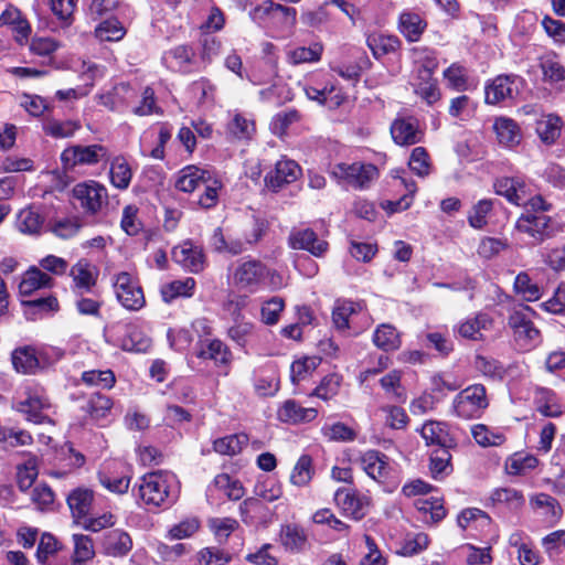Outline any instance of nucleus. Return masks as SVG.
<instances>
[{
  "instance_id": "nucleus-1",
  "label": "nucleus",
  "mask_w": 565,
  "mask_h": 565,
  "mask_svg": "<svg viewBox=\"0 0 565 565\" xmlns=\"http://www.w3.org/2000/svg\"><path fill=\"white\" fill-rule=\"evenodd\" d=\"M177 478L168 471H153L142 476L137 484L138 497L149 508L169 507L178 498Z\"/></svg>"
},
{
  "instance_id": "nucleus-2",
  "label": "nucleus",
  "mask_w": 565,
  "mask_h": 565,
  "mask_svg": "<svg viewBox=\"0 0 565 565\" xmlns=\"http://www.w3.org/2000/svg\"><path fill=\"white\" fill-rule=\"evenodd\" d=\"M299 86L310 100H315L329 109L340 107L347 98L335 81L323 72L308 75L303 81L299 82Z\"/></svg>"
},
{
  "instance_id": "nucleus-3",
  "label": "nucleus",
  "mask_w": 565,
  "mask_h": 565,
  "mask_svg": "<svg viewBox=\"0 0 565 565\" xmlns=\"http://www.w3.org/2000/svg\"><path fill=\"white\" fill-rule=\"evenodd\" d=\"M329 173L340 185L365 190L379 178V170L372 163L340 162L330 167Z\"/></svg>"
},
{
  "instance_id": "nucleus-4",
  "label": "nucleus",
  "mask_w": 565,
  "mask_h": 565,
  "mask_svg": "<svg viewBox=\"0 0 565 565\" xmlns=\"http://www.w3.org/2000/svg\"><path fill=\"white\" fill-rule=\"evenodd\" d=\"M14 409L25 415L29 422L35 424L52 423L44 411L51 407L50 399L44 387L39 384H26L19 397H17Z\"/></svg>"
},
{
  "instance_id": "nucleus-5",
  "label": "nucleus",
  "mask_w": 565,
  "mask_h": 565,
  "mask_svg": "<svg viewBox=\"0 0 565 565\" xmlns=\"http://www.w3.org/2000/svg\"><path fill=\"white\" fill-rule=\"evenodd\" d=\"M489 406L487 390L482 384H472L461 390L452 401L454 414L462 419L480 418Z\"/></svg>"
},
{
  "instance_id": "nucleus-6",
  "label": "nucleus",
  "mask_w": 565,
  "mask_h": 565,
  "mask_svg": "<svg viewBox=\"0 0 565 565\" xmlns=\"http://www.w3.org/2000/svg\"><path fill=\"white\" fill-rule=\"evenodd\" d=\"M267 266L258 259L250 257L237 260L233 267L231 279L238 290L256 292L264 289Z\"/></svg>"
},
{
  "instance_id": "nucleus-7",
  "label": "nucleus",
  "mask_w": 565,
  "mask_h": 565,
  "mask_svg": "<svg viewBox=\"0 0 565 565\" xmlns=\"http://www.w3.org/2000/svg\"><path fill=\"white\" fill-rule=\"evenodd\" d=\"M111 285L119 303L129 311H139L146 305L143 290L136 277L128 271L114 274Z\"/></svg>"
},
{
  "instance_id": "nucleus-8",
  "label": "nucleus",
  "mask_w": 565,
  "mask_h": 565,
  "mask_svg": "<svg viewBox=\"0 0 565 565\" xmlns=\"http://www.w3.org/2000/svg\"><path fill=\"white\" fill-rule=\"evenodd\" d=\"M533 310L529 306L514 309L508 319L515 342L520 348L530 350L541 342V333L531 320Z\"/></svg>"
},
{
  "instance_id": "nucleus-9",
  "label": "nucleus",
  "mask_w": 565,
  "mask_h": 565,
  "mask_svg": "<svg viewBox=\"0 0 565 565\" xmlns=\"http://www.w3.org/2000/svg\"><path fill=\"white\" fill-rule=\"evenodd\" d=\"M109 160L108 149L100 143L72 145L61 153V161L66 170L76 166H94Z\"/></svg>"
},
{
  "instance_id": "nucleus-10",
  "label": "nucleus",
  "mask_w": 565,
  "mask_h": 565,
  "mask_svg": "<svg viewBox=\"0 0 565 565\" xmlns=\"http://www.w3.org/2000/svg\"><path fill=\"white\" fill-rule=\"evenodd\" d=\"M72 195L81 209L89 215L97 214L108 199L107 189L94 180L77 183L72 190Z\"/></svg>"
},
{
  "instance_id": "nucleus-11",
  "label": "nucleus",
  "mask_w": 565,
  "mask_h": 565,
  "mask_svg": "<svg viewBox=\"0 0 565 565\" xmlns=\"http://www.w3.org/2000/svg\"><path fill=\"white\" fill-rule=\"evenodd\" d=\"M524 81L514 74L498 75L484 87L486 103L497 105L505 100H513L520 93Z\"/></svg>"
},
{
  "instance_id": "nucleus-12",
  "label": "nucleus",
  "mask_w": 565,
  "mask_h": 565,
  "mask_svg": "<svg viewBox=\"0 0 565 565\" xmlns=\"http://www.w3.org/2000/svg\"><path fill=\"white\" fill-rule=\"evenodd\" d=\"M109 332L114 343L125 351L145 352L151 345V339L134 323L114 324Z\"/></svg>"
},
{
  "instance_id": "nucleus-13",
  "label": "nucleus",
  "mask_w": 565,
  "mask_h": 565,
  "mask_svg": "<svg viewBox=\"0 0 565 565\" xmlns=\"http://www.w3.org/2000/svg\"><path fill=\"white\" fill-rule=\"evenodd\" d=\"M333 501L344 516L354 521L362 520L366 515L370 505V500L366 495L360 493L354 488L347 487L337 489Z\"/></svg>"
},
{
  "instance_id": "nucleus-14",
  "label": "nucleus",
  "mask_w": 565,
  "mask_h": 565,
  "mask_svg": "<svg viewBox=\"0 0 565 565\" xmlns=\"http://www.w3.org/2000/svg\"><path fill=\"white\" fill-rule=\"evenodd\" d=\"M493 318L483 311L469 316L454 326V334L466 340L483 341V332L493 328Z\"/></svg>"
},
{
  "instance_id": "nucleus-15",
  "label": "nucleus",
  "mask_w": 565,
  "mask_h": 565,
  "mask_svg": "<svg viewBox=\"0 0 565 565\" xmlns=\"http://www.w3.org/2000/svg\"><path fill=\"white\" fill-rule=\"evenodd\" d=\"M98 480L108 491L116 494H124L129 489L131 475L124 463L110 462L98 471Z\"/></svg>"
},
{
  "instance_id": "nucleus-16",
  "label": "nucleus",
  "mask_w": 565,
  "mask_h": 565,
  "mask_svg": "<svg viewBox=\"0 0 565 565\" xmlns=\"http://www.w3.org/2000/svg\"><path fill=\"white\" fill-rule=\"evenodd\" d=\"M195 355L203 361H212L217 367L228 366L232 362L230 348L220 339H200L195 344Z\"/></svg>"
},
{
  "instance_id": "nucleus-17",
  "label": "nucleus",
  "mask_w": 565,
  "mask_h": 565,
  "mask_svg": "<svg viewBox=\"0 0 565 565\" xmlns=\"http://www.w3.org/2000/svg\"><path fill=\"white\" fill-rule=\"evenodd\" d=\"M172 259L183 269L199 274L205 267V255L203 248L185 241L172 249Z\"/></svg>"
},
{
  "instance_id": "nucleus-18",
  "label": "nucleus",
  "mask_w": 565,
  "mask_h": 565,
  "mask_svg": "<svg viewBox=\"0 0 565 565\" xmlns=\"http://www.w3.org/2000/svg\"><path fill=\"white\" fill-rule=\"evenodd\" d=\"M551 217L542 213L525 211L515 223V228L526 234L534 242H543L550 234Z\"/></svg>"
},
{
  "instance_id": "nucleus-19",
  "label": "nucleus",
  "mask_w": 565,
  "mask_h": 565,
  "mask_svg": "<svg viewBox=\"0 0 565 565\" xmlns=\"http://www.w3.org/2000/svg\"><path fill=\"white\" fill-rule=\"evenodd\" d=\"M289 246L292 249L309 252L315 257H323L329 250L327 241L318 237L311 228H295L289 235Z\"/></svg>"
},
{
  "instance_id": "nucleus-20",
  "label": "nucleus",
  "mask_w": 565,
  "mask_h": 565,
  "mask_svg": "<svg viewBox=\"0 0 565 565\" xmlns=\"http://www.w3.org/2000/svg\"><path fill=\"white\" fill-rule=\"evenodd\" d=\"M242 521L249 526H267L273 522L274 511L257 498H247L239 504Z\"/></svg>"
},
{
  "instance_id": "nucleus-21",
  "label": "nucleus",
  "mask_w": 565,
  "mask_h": 565,
  "mask_svg": "<svg viewBox=\"0 0 565 565\" xmlns=\"http://www.w3.org/2000/svg\"><path fill=\"white\" fill-rule=\"evenodd\" d=\"M391 135L396 145L411 146L420 142L424 132L416 118L399 117L392 122Z\"/></svg>"
},
{
  "instance_id": "nucleus-22",
  "label": "nucleus",
  "mask_w": 565,
  "mask_h": 565,
  "mask_svg": "<svg viewBox=\"0 0 565 565\" xmlns=\"http://www.w3.org/2000/svg\"><path fill=\"white\" fill-rule=\"evenodd\" d=\"M301 174L299 164L290 159L279 160L275 164V169L265 177L266 186L273 191H277L285 184L296 181Z\"/></svg>"
},
{
  "instance_id": "nucleus-23",
  "label": "nucleus",
  "mask_w": 565,
  "mask_h": 565,
  "mask_svg": "<svg viewBox=\"0 0 565 565\" xmlns=\"http://www.w3.org/2000/svg\"><path fill=\"white\" fill-rule=\"evenodd\" d=\"M318 411L313 407H302L294 399L285 401L277 409V418L289 425L306 424L315 420Z\"/></svg>"
},
{
  "instance_id": "nucleus-24",
  "label": "nucleus",
  "mask_w": 565,
  "mask_h": 565,
  "mask_svg": "<svg viewBox=\"0 0 565 565\" xmlns=\"http://www.w3.org/2000/svg\"><path fill=\"white\" fill-rule=\"evenodd\" d=\"M359 465L370 478L377 482H383L391 469L387 456L377 450H367L362 454Z\"/></svg>"
},
{
  "instance_id": "nucleus-25",
  "label": "nucleus",
  "mask_w": 565,
  "mask_h": 565,
  "mask_svg": "<svg viewBox=\"0 0 565 565\" xmlns=\"http://www.w3.org/2000/svg\"><path fill=\"white\" fill-rule=\"evenodd\" d=\"M137 98V90L127 83H120L99 95V104L110 110L121 111Z\"/></svg>"
},
{
  "instance_id": "nucleus-26",
  "label": "nucleus",
  "mask_w": 565,
  "mask_h": 565,
  "mask_svg": "<svg viewBox=\"0 0 565 565\" xmlns=\"http://www.w3.org/2000/svg\"><path fill=\"white\" fill-rule=\"evenodd\" d=\"M419 434L427 446L437 448L452 447L455 439L449 433L448 425L444 422L427 420L419 429Z\"/></svg>"
},
{
  "instance_id": "nucleus-27",
  "label": "nucleus",
  "mask_w": 565,
  "mask_h": 565,
  "mask_svg": "<svg viewBox=\"0 0 565 565\" xmlns=\"http://www.w3.org/2000/svg\"><path fill=\"white\" fill-rule=\"evenodd\" d=\"M494 190L497 194L504 196L515 205L524 204L527 196V185L520 177L498 179L494 183Z\"/></svg>"
},
{
  "instance_id": "nucleus-28",
  "label": "nucleus",
  "mask_w": 565,
  "mask_h": 565,
  "mask_svg": "<svg viewBox=\"0 0 565 565\" xmlns=\"http://www.w3.org/2000/svg\"><path fill=\"white\" fill-rule=\"evenodd\" d=\"M279 542L281 546L291 553L305 551L308 543L306 530L296 523H287L280 526Z\"/></svg>"
},
{
  "instance_id": "nucleus-29",
  "label": "nucleus",
  "mask_w": 565,
  "mask_h": 565,
  "mask_svg": "<svg viewBox=\"0 0 565 565\" xmlns=\"http://www.w3.org/2000/svg\"><path fill=\"white\" fill-rule=\"evenodd\" d=\"M360 309V305L353 301H337L332 310V321L334 327L342 332L352 330L353 334L359 333V331L354 329L352 324L353 319L359 313Z\"/></svg>"
},
{
  "instance_id": "nucleus-30",
  "label": "nucleus",
  "mask_w": 565,
  "mask_h": 565,
  "mask_svg": "<svg viewBox=\"0 0 565 565\" xmlns=\"http://www.w3.org/2000/svg\"><path fill=\"white\" fill-rule=\"evenodd\" d=\"M103 546L107 555L121 557L131 551L132 540L127 532L115 529L105 533Z\"/></svg>"
},
{
  "instance_id": "nucleus-31",
  "label": "nucleus",
  "mask_w": 565,
  "mask_h": 565,
  "mask_svg": "<svg viewBox=\"0 0 565 565\" xmlns=\"http://www.w3.org/2000/svg\"><path fill=\"white\" fill-rule=\"evenodd\" d=\"M530 503L532 508L550 524L558 522L563 514V510L558 501L547 493L535 494L531 498Z\"/></svg>"
},
{
  "instance_id": "nucleus-32",
  "label": "nucleus",
  "mask_w": 565,
  "mask_h": 565,
  "mask_svg": "<svg viewBox=\"0 0 565 565\" xmlns=\"http://www.w3.org/2000/svg\"><path fill=\"white\" fill-rule=\"evenodd\" d=\"M194 52L186 45H179L163 54L166 65L178 72L189 73L192 71Z\"/></svg>"
},
{
  "instance_id": "nucleus-33",
  "label": "nucleus",
  "mask_w": 565,
  "mask_h": 565,
  "mask_svg": "<svg viewBox=\"0 0 565 565\" xmlns=\"http://www.w3.org/2000/svg\"><path fill=\"white\" fill-rule=\"evenodd\" d=\"M186 93L198 107L211 106L215 100L216 87L210 79L201 77L188 86Z\"/></svg>"
},
{
  "instance_id": "nucleus-34",
  "label": "nucleus",
  "mask_w": 565,
  "mask_h": 565,
  "mask_svg": "<svg viewBox=\"0 0 565 565\" xmlns=\"http://www.w3.org/2000/svg\"><path fill=\"white\" fill-rule=\"evenodd\" d=\"M211 172L195 166L184 167L175 182V188L182 192L191 193L202 186Z\"/></svg>"
},
{
  "instance_id": "nucleus-35",
  "label": "nucleus",
  "mask_w": 565,
  "mask_h": 565,
  "mask_svg": "<svg viewBox=\"0 0 565 565\" xmlns=\"http://www.w3.org/2000/svg\"><path fill=\"white\" fill-rule=\"evenodd\" d=\"M195 285L196 282L192 277L163 284L160 287L162 300L166 303H171L179 297L190 298L194 294Z\"/></svg>"
},
{
  "instance_id": "nucleus-36",
  "label": "nucleus",
  "mask_w": 565,
  "mask_h": 565,
  "mask_svg": "<svg viewBox=\"0 0 565 565\" xmlns=\"http://www.w3.org/2000/svg\"><path fill=\"white\" fill-rule=\"evenodd\" d=\"M14 369L23 374H32L40 367V358L35 348L22 347L12 352Z\"/></svg>"
},
{
  "instance_id": "nucleus-37",
  "label": "nucleus",
  "mask_w": 565,
  "mask_h": 565,
  "mask_svg": "<svg viewBox=\"0 0 565 565\" xmlns=\"http://www.w3.org/2000/svg\"><path fill=\"white\" fill-rule=\"evenodd\" d=\"M498 141L509 148L520 143L521 131L518 124L510 118H497L493 125Z\"/></svg>"
},
{
  "instance_id": "nucleus-38",
  "label": "nucleus",
  "mask_w": 565,
  "mask_h": 565,
  "mask_svg": "<svg viewBox=\"0 0 565 565\" xmlns=\"http://www.w3.org/2000/svg\"><path fill=\"white\" fill-rule=\"evenodd\" d=\"M52 281L47 274L33 266L23 274L19 284V291L23 296H29L38 289L50 287Z\"/></svg>"
},
{
  "instance_id": "nucleus-39",
  "label": "nucleus",
  "mask_w": 565,
  "mask_h": 565,
  "mask_svg": "<svg viewBox=\"0 0 565 565\" xmlns=\"http://www.w3.org/2000/svg\"><path fill=\"white\" fill-rule=\"evenodd\" d=\"M373 342L385 352L395 351L402 344L399 332L390 323H382L376 328L373 333Z\"/></svg>"
},
{
  "instance_id": "nucleus-40",
  "label": "nucleus",
  "mask_w": 565,
  "mask_h": 565,
  "mask_svg": "<svg viewBox=\"0 0 565 565\" xmlns=\"http://www.w3.org/2000/svg\"><path fill=\"white\" fill-rule=\"evenodd\" d=\"M489 500L492 505H504L510 510H519L525 502L523 493L511 487L494 489Z\"/></svg>"
},
{
  "instance_id": "nucleus-41",
  "label": "nucleus",
  "mask_w": 565,
  "mask_h": 565,
  "mask_svg": "<svg viewBox=\"0 0 565 565\" xmlns=\"http://www.w3.org/2000/svg\"><path fill=\"white\" fill-rule=\"evenodd\" d=\"M534 401L537 411L546 417H557L563 413L556 394L550 388L537 387Z\"/></svg>"
},
{
  "instance_id": "nucleus-42",
  "label": "nucleus",
  "mask_w": 565,
  "mask_h": 565,
  "mask_svg": "<svg viewBox=\"0 0 565 565\" xmlns=\"http://www.w3.org/2000/svg\"><path fill=\"white\" fill-rule=\"evenodd\" d=\"M271 18L269 28L277 29L280 32H290L296 24L297 11L295 8L285 7L278 3L270 4Z\"/></svg>"
},
{
  "instance_id": "nucleus-43",
  "label": "nucleus",
  "mask_w": 565,
  "mask_h": 565,
  "mask_svg": "<svg viewBox=\"0 0 565 565\" xmlns=\"http://www.w3.org/2000/svg\"><path fill=\"white\" fill-rule=\"evenodd\" d=\"M562 120L558 116L550 114L536 121V132L542 142L553 145L561 136Z\"/></svg>"
},
{
  "instance_id": "nucleus-44",
  "label": "nucleus",
  "mask_w": 565,
  "mask_h": 565,
  "mask_svg": "<svg viewBox=\"0 0 565 565\" xmlns=\"http://www.w3.org/2000/svg\"><path fill=\"white\" fill-rule=\"evenodd\" d=\"M77 289L89 290L96 284V270L86 259L78 260L70 271Z\"/></svg>"
},
{
  "instance_id": "nucleus-45",
  "label": "nucleus",
  "mask_w": 565,
  "mask_h": 565,
  "mask_svg": "<svg viewBox=\"0 0 565 565\" xmlns=\"http://www.w3.org/2000/svg\"><path fill=\"white\" fill-rule=\"evenodd\" d=\"M22 305L24 306V313L29 320L42 318L58 309L57 299L53 296L23 301Z\"/></svg>"
},
{
  "instance_id": "nucleus-46",
  "label": "nucleus",
  "mask_w": 565,
  "mask_h": 565,
  "mask_svg": "<svg viewBox=\"0 0 565 565\" xmlns=\"http://www.w3.org/2000/svg\"><path fill=\"white\" fill-rule=\"evenodd\" d=\"M233 321V326L227 330V335L238 347L245 348L254 337L256 327L253 322L244 320L243 315L239 313H237Z\"/></svg>"
},
{
  "instance_id": "nucleus-47",
  "label": "nucleus",
  "mask_w": 565,
  "mask_h": 565,
  "mask_svg": "<svg viewBox=\"0 0 565 565\" xmlns=\"http://www.w3.org/2000/svg\"><path fill=\"white\" fill-rule=\"evenodd\" d=\"M93 502V491L85 488L73 490L67 497V504L74 518H83L88 514Z\"/></svg>"
},
{
  "instance_id": "nucleus-48",
  "label": "nucleus",
  "mask_w": 565,
  "mask_h": 565,
  "mask_svg": "<svg viewBox=\"0 0 565 565\" xmlns=\"http://www.w3.org/2000/svg\"><path fill=\"white\" fill-rule=\"evenodd\" d=\"M322 52L323 46L318 42L310 46H298L287 52V62L291 65L316 63L321 60Z\"/></svg>"
},
{
  "instance_id": "nucleus-49",
  "label": "nucleus",
  "mask_w": 565,
  "mask_h": 565,
  "mask_svg": "<svg viewBox=\"0 0 565 565\" xmlns=\"http://www.w3.org/2000/svg\"><path fill=\"white\" fill-rule=\"evenodd\" d=\"M415 507L425 523L436 524L446 516V510L439 499H418Z\"/></svg>"
},
{
  "instance_id": "nucleus-50",
  "label": "nucleus",
  "mask_w": 565,
  "mask_h": 565,
  "mask_svg": "<svg viewBox=\"0 0 565 565\" xmlns=\"http://www.w3.org/2000/svg\"><path fill=\"white\" fill-rule=\"evenodd\" d=\"M109 175L111 184L120 190H125L129 186L132 172L127 160L121 157H115L110 162Z\"/></svg>"
},
{
  "instance_id": "nucleus-51",
  "label": "nucleus",
  "mask_w": 565,
  "mask_h": 565,
  "mask_svg": "<svg viewBox=\"0 0 565 565\" xmlns=\"http://www.w3.org/2000/svg\"><path fill=\"white\" fill-rule=\"evenodd\" d=\"M425 28L426 23L416 13L405 12L399 17V31L409 42L418 41Z\"/></svg>"
},
{
  "instance_id": "nucleus-52",
  "label": "nucleus",
  "mask_w": 565,
  "mask_h": 565,
  "mask_svg": "<svg viewBox=\"0 0 565 565\" xmlns=\"http://www.w3.org/2000/svg\"><path fill=\"white\" fill-rule=\"evenodd\" d=\"M248 444V437L245 434H234L214 440V450L224 456H235Z\"/></svg>"
},
{
  "instance_id": "nucleus-53",
  "label": "nucleus",
  "mask_w": 565,
  "mask_h": 565,
  "mask_svg": "<svg viewBox=\"0 0 565 565\" xmlns=\"http://www.w3.org/2000/svg\"><path fill=\"white\" fill-rule=\"evenodd\" d=\"M451 447L436 448L430 455L429 471L435 479H441L448 476L452 468L450 465L451 455L449 449Z\"/></svg>"
},
{
  "instance_id": "nucleus-54",
  "label": "nucleus",
  "mask_w": 565,
  "mask_h": 565,
  "mask_svg": "<svg viewBox=\"0 0 565 565\" xmlns=\"http://www.w3.org/2000/svg\"><path fill=\"white\" fill-rule=\"evenodd\" d=\"M478 104L467 95H460L450 100L449 115L456 119L467 121L476 114Z\"/></svg>"
},
{
  "instance_id": "nucleus-55",
  "label": "nucleus",
  "mask_w": 565,
  "mask_h": 565,
  "mask_svg": "<svg viewBox=\"0 0 565 565\" xmlns=\"http://www.w3.org/2000/svg\"><path fill=\"white\" fill-rule=\"evenodd\" d=\"M43 225V218L33 209H23L17 216V227L24 234H39Z\"/></svg>"
},
{
  "instance_id": "nucleus-56",
  "label": "nucleus",
  "mask_w": 565,
  "mask_h": 565,
  "mask_svg": "<svg viewBox=\"0 0 565 565\" xmlns=\"http://www.w3.org/2000/svg\"><path fill=\"white\" fill-rule=\"evenodd\" d=\"M81 128L79 121L76 120H57L47 119L43 124V130L46 135L53 138H68L72 137Z\"/></svg>"
},
{
  "instance_id": "nucleus-57",
  "label": "nucleus",
  "mask_w": 565,
  "mask_h": 565,
  "mask_svg": "<svg viewBox=\"0 0 565 565\" xmlns=\"http://www.w3.org/2000/svg\"><path fill=\"white\" fill-rule=\"evenodd\" d=\"M312 521L319 525H326L341 536H348L350 532V525L337 518V515L330 509H320L312 515Z\"/></svg>"
},
{
  "instance_id": "nucleus-58",
  "label": "nucleus",
  "mask_w": 565,
  "mask_h": 565,
  "mask_svg": "<svg viewBox=\"0 0 565 565\" xmlns=\"http://www.w3.org/2000/svg\"><path fill=\"white\" fill-rule=\"evenodd\" d=\"M313 472L312 458L309 455H301L291 471L290 482L297 487H305L311 481Z\"/></svg>"
},
{
  "instance_id": "nucleus-59",
  "label": "nucleus",
  "mask_w": 565,
  "mask_h": 565,
  "mask_svg": "<svg viewBox=\"0 0 565 565\" xmlns=\"http://www.w3.org/2000/svg\"><path fill=\"white\" fill-rule=\"evenodd\" d=\"M540 67L545 82L551 84H561L565 82V67L555 56L546 55L542 57Z\"/></svg>"
},
{
  "instance_id": "nucleus-60",
  "label": "nucleus",
  "mask_w": 565,
  "mask_h": 565,
  "mask_svg": "<svg viewBox=\"0 0 565 565\" xmlns=\"http://www.w3.org/2000/svg\"><path fill=\"white\" fill-rule=\"evenodd\" d=\"M50 231L57 237L68 239L75 236L82 227L78 217H62L52 220L49 224Z\"/></svg>"
},
{
  "instance_id": "nucleus-61",
  "label": "nucleus",
  "mask_w": 565,
  "mask_h": 565,
  "mask_svg": "<svg viewBox=\"0 0 565 565\" xmlns=\"http://www.w3.org/2000/svg\"><path fill=\"white\" fill-rule=\"evenodd\" d=\"M415 63L418 65L419 78L433 77L438 67L435 51L427 47L415 50Z\"/></svg>"
},
{
  "instance_id": "nucleus-62",
  "label": "nucleus",
  "mask_w": 565,
  "mask_h": 565,
  "mask_svg": "<svg viewBox=\"0 0 565 565\" xmlns=\"http://www.w3.org/2000/svg\"><path fill=\"white\" fill-rule=\"evenodd\" d=\"M514 291L525 301H536L542 297L540 286L526 273H520L514 280Z\"/></svg>"
},
{
  "instance_id": "nucleus-63",
  "label": "nucleus",
  "mask_w": 565,
  "mask_h": 565,
  "mask_svg": "<svg viewBox=\"0 0 565 565\" xmlns=\"http://www.w3.org/2000/svg\"><path fill=\"white\" fill-rule=\"evenodd\" d=\"M366 43L374 57L380 58L385 54L394 52L399 42L395 36L371 34L367 36Z\"/></svg>"
},
{
  "instance_id": "nucleus-64",
  "label": "nucleus",
  "mask_w": 565,
  "mask_h": 565,
  "mask_svg": "<svg viewBox=\"0 0 565 565\" xmlns=\"http://www.w3.org/2000/svg\"><path fill=\"white\" fill-rule=\"evenodd\" d=\"M254 494L260 501L274 502L282 495V488L277 480L267 477L255 484Z\"/></svg>"
}]
</instances>
